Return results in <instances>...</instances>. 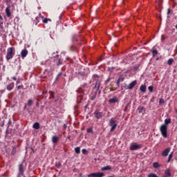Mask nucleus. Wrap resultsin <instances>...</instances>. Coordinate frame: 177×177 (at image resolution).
<instances>
[{
    "mask_svg": "<svg viewBox=\"0 0 177 177\" xmlns=\"http://www.w3.org/2000/svg\"><path fill=\"white\" fill-rule=\"evenodd\" d=\"M15 48L10 47L7 49V55L6 56V59L7 62H9L10 59H13V57L15 56Z\"/></svg>",
    "mask_w": 177,
    "mask_h": 177,
    "instance_id": "obj_1",
    "label": "nucleus"
},
{
    "mask_svg": "<svg viewBox=\"0 0 177 177\" xmlns=\"http://www.w3.org/2000/svg\"><path fill=\"white\" fill-rule=\"evenodd\" d=\"M160 132L165 139L168 138V126H165V124H162L160 127Z\"/></svg>",
    "mask_w": 177,
    "mask_h": 177,
    "instance_id": "obj_2",
    "label": "nucleus"
},
{
    "mask_svg": "<svg viewBox=\"0 0 177 177\" xmlns=\"http://www.w3.org/2000/svg\"><path fill=\"white\" fill-rule=\"evenodd\" d=\"M117 120H115V118H111L109 120V125L111 127L110 129V132H114L115 131V128H117Z\"/></svg>",
    "mask_w": 177,
    "mask_h": 177,
    "instance_id": "obj_3",
    "label": "nucleus"
},
{
    "mask_svg": "<svg viewBox=\"0 0 177 177\" xmlns=\"http://www.w3.org/2000/svg\"><path fill=\"white\" fill-rule=\"evenodd\" d=\"M100 84H102V81H100V80H97L94 84V87L93 88V91L98 92V95L102 93V90L100 89Z\"/></svg>",
    "mask_w": 177,
    "mask_h": 177,
    "instance_id": "obj_4",
    "label": "nucleus"
},
{
    "mask_svg": "<svg viewBox=\"0 0 177 177\" xmlns=\"http://www.w3.org/2000/svg\"><path fill=\"white\" fill-rule=\"evenodd\" d=\"M140 149H142V145L138 144L136 142H133L130 146V150L131 151H133L135 150H140Z\"/></svg>",
    "mask_w": 177,
    "mask_h": 177,
    "instance_id": "obj_5",
    "label": "nucleus"
},
{
    "mask_svg": "<svg viewBox=\"0 0 177 177\" xmlns=\"http://www.w3.org/2000/svg\"><path fill=\"white\" fill-rule=\"evenodd\" d=\"M94 117L95 118H96L97 120H100V118H103V112H100L99 111V110H95L94 111Z\"/></svg>",
    "mask_w": 177,
    "mask_h": 177,
    "instance_id": "obj_6",
    "label": "nucleus"
},
{
    "mask_svg": "<svg viewBox=\"0 0 177 177\" xmlns=\"http://www.w3.org/2000/svg\"><path fill=\"white\" fill-rule=\"evenodd\" d=\"M138 83V82L136 80L133 81L131 83H130L129 85L125 84L124 85V88L126 89H133V88H135V86L136 85V84Z\"/></svg>",
    "mask_w": 177,
    "mask_h": 177,
    "instance_id": "obj_7",
    "label": "nucleus"
},
{
    "mask_svg": "<svg viewBox=\"0 0 177 177\" xmlns=\"http://www.w3.org/2000/svg\"><path fill=\"white\" fill-rule=\"evenodd\" d=\"M103 176H104V174L100 173V172L91 173L88 175V177H103Z\"/></svg>",
    "mask_w": 177,
    "mask_h": 177,
    "instance_id": "obj_8",
    "label": "nucleus"
},
{
    "mask_svg": "<svg viewBox=\"0 0 177 177\" xmlns=\"http://www.w3.org/2000/svg\"><path fill=\"white\" fill-rule=\"evenodd\" d=\"M55 62L56 63L57 66H60L62 63H63V59H62V57L57 55L55 58Z\"/></svg>",
    "mask_w": 177,
    "mask_h": 177,
    "instance_id": "obj_9",
    "label": "nucleus"
},
{
    "mask_svg": "<svg viewBox=\"0 0 177 177\" xmlns=\"http://www.w3.org/2000/svg\"><path fill=\"white\" fill-rule=\"evenodd\" d=\"M169 151H171L170 147H168L166 149H165L162 153V157H167V156H168V154H169Z\"/></svg>",
    "mask_w": 177,
    "mask_h": 177,
    "instance_id": "obj_10",
    "label": "nucleus"
},
{
    "mask_svg": "<svg viewBox=\"0 0 177 177\" xmlns=\"http://www.w3.org/2000/svg\"><path fill=\"white\" fill-rule=\"evenodd\" d=\"M19 171L20 175H21V176H24V166L23 165V164L19 165Z\"/></svg>",
    "mask_w": 177,
    "mask_h": 177,
    "instance_id": "obj_11",
    "label": "nucleus"
},
{
    "mask_svg": "<svg viewBox=\"0 0 177 177\" xmlns=\"http://www.w3.org/2000/svg\"><path fill=\"white\" fill-rule=\"evenodd\" d=\"M27 55H28V50L27 49H24L21 51V55L23 59L27 57Z\"/></svg>",
    "mask_w": 177,
    "mask_h": 177,
    "instance_id": "obj_12",
    "label": "nucleus"
},
{
    "mask_svg": "<svg viewBox=\"0 0 177 177\" xmlns=\"http://www.w3.org/2000/svg\"><path fill=\"white\" fill-rule=\"evenodd\" d=\"M138 113L142 114V115H143V114H145V112L146 111L145 109V106H138Z\"/></svg>",
    "mask_w": 177,
    "mask_h": 177,
    "instance_id": "obj_13",
    "label": "nucleus"
},
{
    "mask_svg": "<svg viewBox=\"0 0 177 177\" xmlns=\"http://www.w3.org/2000/svg\"><path fill=\"white\" fill-rule=\"evenodd\" d=\"M5 12L7 17H10L12 16V13L10 12V6H8L6 8Z\"/></svg>",
    "mask_w": 177,
    "mask_h": 177,
    "instance_id": "obj_14",
    "label": "nucleus"
},
{
    "mask_svg": "<svg viewBox=\"0 0 177 177\" xmlns=\"http://www.w3.org/2000/svg\"><path fill=\"white\" fill-rule=\"evenodd\" d=\"M109 104L118 103V97H113V98L109 99Z\"/></svg>",
    "mask_w": 177,
    "mask_h": 177,
    "instance_id": "obj_15",
    "label": "nucleus"
},
{
    "mask_svg": "<svg viewBox=\"0 0 177 177\" xmlns=\"http://www.w3.org/2000/svg\"><path fill=\"white\" fill-rule=\"evenodd\" d=\"M97 95H99V92L97 91H93V93H91V100H95L96 99V96H97Z\"/></svg>",
    "mask_w": 177,
    "mask_h": 177,
    "instance_id": "obj_16",
    "label": "nucleus"
},
{
    "mask_svg": "<svg viewBox=\"0 0 177 177\" xmlns=\"http://www.w3.org/2000/svg\"><path fill=\"white\" fill-rule=\"evenodd\" d=\"M15 88V83H10L8 85H7L6 89L8 91H12Z\"/></svg>",
    "mask_w": 177,
    "mask_h": 177,
    "instance_id": "obj_17",
    "label": "nucleus"
},
{
    "mask_svg": "<svg viewBox=\"0 0 177 177\" xmlns=\"http://www.w3.org/2000/svg\"><path fill=\"white\" fill-rule=\"evenodd\" d=\"M52 142L54 145H56V143H57V142H59V137H57L56 136H53L52 137Z\"/></svg>",
    "mask_w": 177,
    "mask_h": 177,
    "instance_id": "obj_18",
    "label": "nucleus"
},
{
    "mask_svg": "<svg viewBox=\"0 0 177 177\" xmlns=\"http://www.w3.org/2000/svg\"><path fill=\"white\" fill-rule=\"evenodd\" d=\"M69 49L71 52H77V50H78V48H77V46H75V45H71L69 47Z\"/></svg>",
    "mask_w": 177,
    "mask_h": 177,
    "instance_id": "obj_19",
    "label": "nucleus"
},
{
    "mask_svg": "<svg viewBox=\"0 0 177 177\" xmlns=\"http://www.w3.org/2000/svg\"><path fill=\"white\" fill-rule=\"evenodd\" d=\"M32 128L34 129H39V128H40L39 122H37L34 123L33 125H32Z\"/></svg>",
    "mask_w": 177,
    "mask_h": 177,
    "instance_id": "obj_20",
    "label": "nucleus"
},
{
    "mask_svg": "<svg viewBox=\"0 0 177 177\" xmlns=\"http://www.w3.org/2000/svg\"><path fill=\"white\" fill-rule=\"evenodd\" d=\"M146 89H147L146 85L142 84V85L140 86V92L145 93V92H146Z\"/></svg>",
    "mask_w": 177,
    "mask_h": 177,
    "instance_id": "obj_21",
    "label": "nucleus"
},
{
    "mask_svg": "<svg viewBox=\"0 0 177 177\" xmlns=\"http://www.w3.org/2000/svg\"><path fill=\"white\" fill-rule=\"evenodd\" d=\"M171 119H165V124H162V125H165V127H168L169 124H171Z\"/></svg>",
    "mask_w": 177,
    "mask_h": 177,
    "instance_id": "obj_22",
    "label": "nucleus"
},
{
    "mask_svg": "<svg viewBox=\"0 0 177 177\" xmlns=\"http://www.w3.org/2000/svg\"><path fill=\"white\" fill-rule=\"evenodd\" d=\"M151 52H152L153 57H156V56H157V55H158V51L156 49L151 50Z\"/></svg>",
    "mask_w": 177,
    "mask_h": 177,
    "instance_id": "obj_23",
    "label": "nucleus"
},
{
    "mask_svg": "<svg viewBox=\"0 0 177 177\" xmlns=\"http://www.w3.org/2000/svg\"><path fill=\"white\" fill-rule=\"evenodd\" d=\"M85 88H88L86 84H83L79 89H80L82 92H85Z\"/></svg>",
    "mask_w": 177,
    "mask_h": 177,
    "instance_id": "obj_24",
    "label": "nucleus"
},
{
    "mask_svg": "<svg viewBox=\"0 0 177 177\" xmlns=\"http://www.w3.org/2000/svg\"><path fill=\"white\" fill-rule=\"evenodd\" d=\"M111 169V167L106 166L101 169V171H110Z\"/></svg>",
    "mask_w": 177,
    "mask_h": 177,
    "instance_id": "obj_25",
    "label": "nucleus"
},
{
    "mask_svg": "<svg viewBox=\"0 0 177 177\" xmlns=\"http://www.w3.org/2000/svg\"><path fill=\"white\" fill-rule=\"evenodd\" d=\"M49 93H50L49 99H55V92L50 91Z\"/></svg>",
    "mask_w": 177,
    "mask_h": 177,
    "instance_id": "obj_26",
    "label": "nucleus"
},
{
    "mask_svg": "<svg viewBox=\"0 0 177 177\" xmlns=\"http://www.w3.org/2000/svg\"><path fill=\"white\" fill-rule=\"evenodd\" d=\"M172 157H174V152H171L169 153L167 162H171V160L172 159Z\"/></svg>",
    "mask_w": 177,
    "mask_h": 177,
    "instance_id": "obj_27",
    "label": "nucleus"
},
{
    "mask_svg": "<svg viewBox=\"0 0 177 177\" xmlns=\"http://www.w3.org/2000/svg\"><path fill=\"white\" fill-rule=\"evenodd\" d=\"M165 177L171 176V171L169 169H167L165 171Z\"/></svg>",
    "mask_w": 177,
    "mask_h": 177,
    "instance_id": "obj_28",
    "label": "nucleus"
},
{
    "mask_svg": "<svg viewBox=\"0 0 177 177\" xmlns=\"http://www.w3.org/2000/svg\"><path fill=\"white\" fill-rule=\"evenodd\" d=\"M75 151L76 154H80V153H81V148H80V147H75Z\"/></svg>",
    "mask_w": 177,
    "mask_h": 177,
    "instance_id": "obj_29",
    "label": "nucleus"
},
{
    "mask_svg": "<svg viewBox=\"0 0 177 177\" xmlns=\"http://www.w3.org/2000/svg\"><path fill=\"white\" fill-rule=\"evenodd\" d=\"M153 167L155 169L160 168V164H158L157 162H155L153 163Z\"/></svg>",
    "mask_w": 177,
    "mask_h": 177,
    "instance_id": "obj_30",
    "label": "nucleus"
},
{
    "mask_svg": "<svg viewBox=\"0 0 177 177\" xmlns=\"http://www.w3.org/2000/svg\"><path fill=\"white\" fill-rule=\"evenodd\" d=\"M55 167L56 168H62V162H55Z\"/></svg>",
    "mask_w": 177,
    "mask_h": 177,
    "instance_id": "obj_31",
    "label": "nucleus"
},
{
    "mask_svg": "<svg viewBox=\"0 0 177 177\" xmlns=\"http://www.w3.org/2000/svg\"><path fill=\"white\" fill-rule=\"evenodd\" d=\"M48 21H52V19L48 18L43 19V23H44V24H48Z\"/></svg>",
    "mask_w": 177,
    "mask_h": 177,
    "instance_id": "obj_32",
    "label": "nucleus"
},
{
    "mask_svg": "<svg viewBox=\"0 0 177 177\" xmlns=\"http://www.w3.org/2000/svg\"><path fill=\"white\" fill-rule=\"evenodd\" d=\"M118 81H120V82H124V81L125 80V77H124V76L121 75L119 77Z\"/></svg>",
    "mask_w": 177,
    "mask_h": 177,
    "instance_id": "obj_33",
    "label": "nucleus"
},
{
    "mask_svg": "<svg viewBox=\"0 0 177 177\" xmlns=\"http://www.w3.org/2000/svg\"><path fill=\"white\" fill-rule=\"evenodd\" d=\"M32 103H33L32 100L29 99L28 100V106H29V107H31V106H32Z\"/></svg>",
    "mask_w": 177,
    "mask_h": 177,
    "instance_id": "obj_34",
    "label": "nucleus"
},
{
    "mask_svg": "<svg viewBox=\"0 0 177 177\" xmlns=\"http://www.w3.org/2000/svg\"><path fill=\"white\" fill-rule=\"evenodd\" d=\"M172 63H174V59L171 58L167 61V64L169 66H171L172 64Z\"/></svg>",
    "mask_w": 177,
    "mask_h": 177,
    "instance_id": "obj_35",
    "label": "nucleus"
},
{
    "mask_svg": "<svg viewBox=\"0 0 177 177\" xmlns=\"http://www.w3.org/2000/svg\"><path fill=\"white\" fill-rule=\"evenodd\" d=\"M153 89H154V87H153V86H149L148 87V90L149 91L150 93H153Z\"/></svg>",
    "mask_w": 177,
    "mask_h": 177,
    "instance_id": "obj_36",
    "label": "nucleus"
},
{
    "mask_svg": "<svg viewBox=\"0 0 177 177\" xmlns=\"http://www.w3.org/2000/svg\"><path fill=\"white\" fill-rule=\"evenodd\" d=\"M16 153H17L16 147H12V152H11V154H12V156H15V154H16Z\"/></svg>",
    "mask_w": 177,
    "mask_h": 177,
    "instance_id": "obj_37",
    "label": "nucleus"
},
{
    "mask_svg": "<svg viewBox=\"0 0 177 177\" xmlns=\"http://www.w3.org/2000/svg\"><path fill=\"white\" fill-rule=\"evenodd\" d=\"M3 30V21H0V31H2Z\"/></svg>",
    "mask_w": 177,
    "mask_h": 177,
    "instance_id": "obj_38",
    "label": "nucleus"
},
{
    "mask_svg": "<svg viewBox=\"0 0 177 177\" xmlns=\"http://www.w3.org/2000/svg\"><path fill=\"white\" fill-rule=\"evenodd\" d=\"M165 103V101H164V99L160 98L159 100V104H164Z\"/></svg>",
    "mask_w": 177,
    "mask_h": 177,
    "instance_id": "obj_39",
    "label": "nucleus"
},
{
    "mask_svg": "<svg viewBox=\"0 0 177 177\" xmlns=\"http://www.w3.org/2000/svg\"><path fill=\"white\" fill-rule=\"evenodd\" d=\"M88 133H92L93 132V129L92 128L87 129Z\"/></svg>",
    "mask_w": 177,
    "mask_h": 177,
    "instance_id": "obj_40",
    "label": "nucleus"
},
{
    "mask_svg": "<svg viewBox=\"0 0 177 177\" xmlns=\"http://www.w3.org/2000/svg\"><path fill=\"white\" fill-rule=\"evenodd\" d=\"M114 91H117V87L110 88V92H114Z\"/></svg>",
    "mask_w": 177,
    "mask_h": 177,
    "instance_id": "obj_41",
    "label": "nucleus"
},
{
    "mask_svg": "<svg viewBox=\"0 0 177 177\" xmlns=\"http://www.w3.org/2000/svg\"><path fill=\"white\" fill-rule=\"evenodd\" d=\"M40 19L41 18L39 17H36L35 18L36 24L39 22Z\"/></svg>",
    "mask_w": 177,
    "mask_h": 177,
    "instance_id": "obj_42",
    "label": "nucleus"
},
{
    "mask_svg": "<svg viewBox=\"0 0 177 177\" xmlns=\"http://www.w3.org/2000/svg\"><path fill=\"white\" fill-rule=\"evenodd\" d=\"M61 75H62V73H59L57 75V77H56V79H55V81H57V80H59V78L61 77Z\"/></svg>",
    "mask_w": 177,
    "mask_h": 177,
    "instance_id": "obj_43",
    "label": "nucleus"
},
{
    "mask_svg": "<svg viewBox=\"0 0 177 177\" xmlns=\"http://www.w3.org/2000/svg\"><path fill=\"white\" fill-rule=\"evenodd\" d=\"M87 151H86V149H83L82 150V152L83 154H86Z\"/></svg>",
    "mask_w": 177,
    "mask_h": 177,
    "instance_id": "obj_44",
    "label": "nucleus"
},
{
    "mask_svg": "<svg viewBox=\"0 0 177 177\" xmlns=\"http://www.w3.org/2000/svg\"><path fill=\"white\" fill-rule=\"evenodd\" d=\"M23 88H24V86L23 85H21V86H17V88L19 90V89H23Z\"/></svg>",
    "mask_w": 177,
    "mask_h": 177,
    "instance_id": "obj_45",
    "label": "nucleus"
},
{
    "mask_svg": "<svg viewBox=\"0 0 177 177\" xmlns=\"http://www.w3.org/2000/svg\"><path fill=\"white\" fill-rule=\"evenodd\" d=\"M111 80V78H108L105 84H108V82H110V81Z\"/></svg>",
    "mask_w": 177,
    "mask_h": 177,
    "instance_id": "obj_46",
    "label": "nucleus"
},
{
    "mask_svg": "<svg viewBox=\"0 0 177 177\" xmlns=\"http://www.w3.org/2000/svg\"><path fill=\"white\" fill-rule=\"evenodd\" d=\"M170 13H171V8H168L167 15H169Z\"/></svg>",
    "mask_w": 177,
    "mask_h": 177,
    "instance_id": "obj_47",
    "label": "nucleus"
},
{
    "mask_svg": "<svg viewBox=\"0 0 177 177\" xmlns=\"http://www.w3.org/2000/svg\"><path fill=\"white\" fill-rule=\"evenodd\" d=\"M121 82L120 81H119V80H118L117 81V82H116V85L119 87L120 86V83Z\"/></svg>",
    "mask_w": 177,
    "mask_h": 177,
    "instance_id": "obj_48",
    "label": "nucleus"
},
{
    "mask_svg": "<svg viewBox=\"0 0 177 177\" xmlns=\"http://www.w3.org/2000/svg\"><path fill=\"white\" fill-rule=\"evenodd\" d=\"M47 93H48V91H44L42 92L43 95H46Z\"/></svg>",
    "mask_w": 177,
    "mask_h": 177,
    "instance_id": "obj_49",
    "label": "nucleus"
},
{
    "mask_svg": "<svg viewBox=\"0 0 177 177\" xmlns=\"http://www.w3.org/2000/svg\"><path fill=\"white\" fill-rule=\"evenodd\" d=\"M128 104L126 105L125 108H124V111H127V110H128Z\"/></svg>",
    "mask_w": 177,
    "mask_h": 177,
    "instance_id": "obj_50",
    "label": "nucleus"
},
{
    "mask_svg": "<svg viewBox=\"0 0 177 177\" xmlns=\"http://www.w3.org/2000/svg\"><path fill=\"white\" fill-rule=\"evenodd\" d=\"M12 80H13V81H16V80H17V77H16V76H14V77H12Z\"/></svg>",
    "mask_w": 177,
    "mask_h": 177,
    "instance_id": "obj_51",
    "label": "nucleus"
},
{
    "mask_svg": "<svg viewBox=\"0 0 177 177\" xmlns=\"http://www.w3.org/2000/svg\"><path fill=\"white\" fill-rule=\"evenodd\" d=\"M36 106H37V107L39 106V102L38 101L36 102Z\"/></svg>",
    "mask_w": 177,
    "mask_h": 177,
    "instance_id": "obj_52",
    "label": "nucleus"
},
{
    "mask_svg": "<svg viewBox=\"0 0 177 177\" xmlns=\"http://www.w3.org/2000/svg\"><path fill=\"white\" fill-rule=\"evenodd\" d=\"M0 20H1V21H3V17H2V16L0 15Z\"/></svg>",
    "mask_w": 177,
    "mask_h": 177,
    "instance_id": "obj_53",
    "label": "nucleus"
},
{
    "mask_svg": "<svg viewBox=\"0 0 177 177\" xmlns=\"http://www.w3.org/2000/svg\"><path fill=\"white\" fill-rule=\"evenodd\" d=\"M59 20H62V19H63V15H59Z\"/></svg>",
    "mask_w": 177,
    "mask_h": 177,
    "instance_id": "obj_54",
    "label": "nucleus"
},
{
    "mask_svg": "<svg viewBox=\"0 0 177 177\" xmlns=\"http://www.w3.org/2000/svg\"><path fill=\"white\" fill-rule=\"evenodd\" d=\"M108 71H111V68H108Z\"/></svg>",
    "mask_w": 177,
    "mask_h": 177,
    "instance_id": "obj_55",
    "label": "nucleus"
},
{
    "mask_svg": "<svg viewBox=\"0 0 177 177\" xmlns=\"http://www.w3.org/2000/svg\"><path fill=\"white\" fill-rule=\"evenodd\" d=\"M17 84H19V80L17 81Z\"/></svg>",
    "mask_w": 177,
    "mask_h": 177,
    "instance_id": "obj_56",
    "label": "nucleus"
},
{
    "mask_svg": "<svg viewBox=\"0 0 177 177\" xmlns=\"http://www.w3.org/2000/svg\"><path fill=\"white\" fill-rule=\"evenodd\" d=\"M175 111H176V114H177V109H176Z\"/></svg>",
    "mask_w": 177,
    "mask_h": 177,
    "instance_id": "obj_57",
    "label": "nucleus"
},
{
    "mask_svg": "<svg viewBox=\"0 0 177 177\" xmlns=\"http://www.w3.org/2000/svg\"><path fill=\"white\" fill-rule=\"evenodd\" d=\"M6 2H8L9 0H5Z\"/></svg>",
    "mask_w": 177,
    "mask_h": 177,
    "instance_id": "obj_58",
    "label": "nucleus"
},
{
    "mask_svg": "<svg viewBox=\"0 0 177 177\" xmlns=\"http://www.w3.org/2000/svg\"><path fill=\"white\" fill-rule=\"evenodd\" d=\"M26 106H24V109H26Z\"/></svg>",
    "mask_w": 177,
    "mask_h": 177,
    "instance_id": "obj_59",
    "label": "nucleus"
}]
</instances>
